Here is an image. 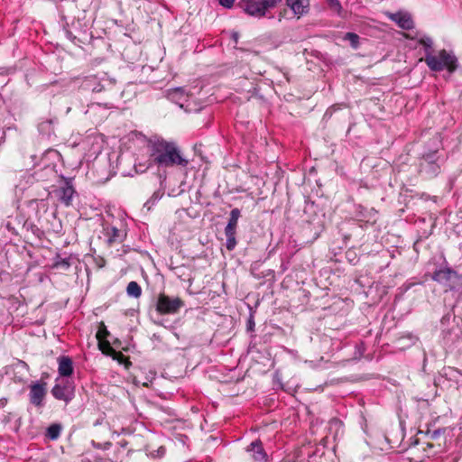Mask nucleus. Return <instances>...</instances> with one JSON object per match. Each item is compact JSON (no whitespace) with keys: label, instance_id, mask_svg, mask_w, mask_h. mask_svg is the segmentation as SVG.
Masks as SVG:
<instances>
[{"label":"nucleus","instance_id":"f257e3e1","mask_svg":"<svg viewBox=\"0 0 462 462\" xmlns=\"http://www.w3.org/2000/svg\"><path fill=\"white\" fill-rule=\"evenodd\" d=\"M150 161L148 166L141 171H144L152 163L158 167L169 168L174 166L187 167L189 161L185 159L177 144L163 139L156 140L150 143Z\"/></svg>","mask_w":462,"mask_h":462},{"label":"nucleus","instance_id":"f03ea898","mask_svg":"<svg viewBox=\"0 0 462 462\" xmlns=\"http://www.w3.org/2000/svg\"><path fill=\"white\" fill-rule=\"evenodd\" d=\"M424 60L429 69L436 72L447 69L451 74L456 71L458 66L455 54L446 50H441L437 53L428 52Z\"/></svg>","mask_w":462,"mask_h":462},{"label":"nucleus","instance_id":"7ed1b4c3","mask_svg":"<svg viewBox=\"0 0 462 462\" xmlns=\"http://www.w3.org/2000/svg\"><path fill=\"white\" fill-rule=\"evenodd\" d=\"M444 162L439 149L425 152L419 159V172L424 178H434L439 174Z\"/></svg>","mask_w":462,"mask_h":462},{"label":"nucleus","instance_id":"20e7f679","mask_svg":"<svg viewBox=\"0 0 462 462\" xmlns=\"http://www.w3.org/2000/svg\"><path fill=\"white\" fill-rule=\"evenodd\" d=\"M282 0H239L237 6L247 15L255 18L265 16L268 9L274 8Z\"/></svg>","mask_w":462,"mask_h":462},{"label":"nucleus","instance_id":"39448f33","mask_svg":"<svg viewBox=\"0 0 462 462\" xmlns=\"http://www.w3.org/2000/svg\"><path fill=\"white\" fill-rule=\"evenodd\" d=\"M431 279L450 291L456 290L462 284V276L449 267L436 270L431 274Z\"/></svg>","mask_w":462,"mask_h":462},{"label":"nucleus","instance_id":"423d86ee","mask_svg":"<svg viewBox=\"0 0 462 462\" xmlns=\"http://www.w3.org/2000/svg\"><path fill=\"white\" fill-rule=\"evenodd\" d=\"M442 343L450 351H462V328L453 324L449 328L442 329Z\"/></svg>","mask_w":462,"mask_h":462},{"label":"nucleus","instance_id":"0eeeda50","mask_svg":"<svg viewBox=\"0 0 462 462\" xmlns=\"http://www.w3.org/2000/svg\"><path fill=\"white\" fill-rule=\"evenodd\" d=\"M184 302L179 297L171 298L164 293H160L156 300V310L161 315H173L180 311Z\"/></svg>","mask_w":462,"mask_h":462},{"label":"nucleus","instance_id":"6e6552de","mask_svg":"<svg viewBox=\"0 0 462 462\" xmlns=\"http://www.w3.org/2000/svg\"><path fill=\"white\" fill-rule=\"evenodd\" d=\"M51 394L56 400L63 401L66 404L75 397V386L72 382L65 381L55 383L51 389Z\"/></svg>","mask_w":462,"mask_h":462},{"label":"nucleus","instance_id":"1a4fd4ad","mask_svg":"<svg viewBox=\"0 0 462 462\" xmlns=\"http://www.w3.org/2000/svg\"><path fill=\"white\" fill-rule=\"evenodd\" d=\"M58 199L66 207L72 204V199L76 193L70 179H63V184L55 190Z\"/></svg>","mask_w":462,"mask_h":462},{"label":"nucleus","instance_id":"9d476101","mask_svg":"<svg viewBox=\"0 0 462 462\" xmlns=\"http://www.w3.org/2000/svg\"><path fill=\"white\" fill-rule=\"evenodd\" d=\"M46 383L36 382L30 386V402L36 407L43 406V400L46 395Z\"/></svg>","mask_w":462,"mask_h":462},{"label":"nucleus","instance_id":"9b49d317","mask_svg":"<svg viewBox=\"0 0 462 462\" xmlns=\"http://www.w3.org/2000/svg\"><path fill=\"white\" fill-rule=\"evenodd\" d=\"M113 85L112 80L107 79H99L97 76L87 77L82 83L84 88L92 92H101Z\"/></svg>","mask_w":462,"mask_h":462},{"label":"nucleus","instance_id":"f8f14e48","mask_svg":"<svg viewBox=\"0 0 462 462\" xmlns=\"http://www.w3.org/2000/svg\"><path fill=\"white\" fill-rule=\"evenodd\" d=\"M246 451L251 454L254 462H267V454L263 448L261 440L253 441L247 448Z\"/></svg>","mask_w":462,"mask_h":462},{"label":"nucleus","instance_id":"ddd939ff","mask_svg":"<svg viewBox=\"0 0 462 462\" xmlns=\"http://www.w3.org/2000/svg\"><path fill=\"white\" fill-rule=\"evenodd\" d=\"M390 19L396 23L403 30H411L414 27V22L411 15L406 12H398L390 14Z\"/></svg>","mask_w":462,"mask_h":462},{"label":"nucleus","instance_id":"4468645a","mask_svg":"<svg viewBox=\"0 0 462 462\" xmlns=\"http://www.w3.org/2000/svg\"><path fill=\"white\" fill-rule=\"evenodd\" d=\"M286 5L300 18L309 12L310 0H286Z\"/></svg>","mask_w":462,"mask_h":462},{"label":"nucleus","instance_id":"2eb2a0df","mask_svg":"<svg viewBox=\"0 0 462 462\" xmlns=\"http://www.w3.org/2000/svg\"><path fill=\"white\" fill-rule=\"evenodd\" d=\"M58 124L56 116L42 117L38 124V130L41 134L51 136L54 134L55 125Z\"/></svg>","mask_w":462,"mask_h":462},{"label":"nucleus","instance_id":"dca6fc26","mask_svg":"<svg viewBox=\"0 0 462 462\" xmlns=\"http://www.w3.org/2000/svg\"><path fill=\"white\" fill-rule=\"evenodd\" d=\"M58 373L62 377H69L73 374V361L68 356H60L58 357Z\"/></svg>","mask_w":462,"mask_h":462},{"label":"nucleus","instance_id":"f3484780","mask_svg":"<svg viewBox=\"0 0 462 462\" xmlns=\"http://www.w3.org/2000/svg\"><path fill=\"white\" fill-rule=\"evenodd\" d=\"M236 228L226 226L225 236L226 237V247L228 251H233L236 246Z\"/></svg>","mask_w":462,"mask_h":462},{"label":"nucleus","instance_id":"a211bd4d","mask_svg":"<svg viewBox=\"0 0 462 462\" xmlns=\"http://www.w3.org/2000/svg\"><path fill=\"white\" fill-rule=\"evenodd\" d=\"M62 427L60 423H53L47 428L46 438L51 440H56L60 436Z\"/></svg>","mask_w":462,"mask_h":462},{"label":"nucleus","instance_id":"6ab92c4d","mask_svg":"<svg viewBox=\"0 0 462 462\" xmlns=\"http://www.w3.org/2000/svg\"><path fill=\"white\" fill-rule=\"evenodd\" d=\"M126 293L130 297L139 298L142 295V288L136 282H130L126 287Z\"/></svg>","mask_w":462,"mask_h":462},{"label":"nucleus","instance_id":"aec40b11","mask_svg":"<svg viewBox=\"0 0 462 462\" xmlns=\"http://www.w3.org/2000/svg\"><path fill=\"white\" fill-rule=\"evenodd\" d=\"M241 217V211L236 208L230 211V217L226 226L237 228L238 219Z\"/></svg>","mask_w":462,"mask_h":462},{"label":"nucleus","instance_id":"412c9836","mask_svg":"<svg viewBox=\"0 0 462 462\" xmlns=\"http://www.w3.org/2000/svg\"><path fill=\"white\" fill-rule=\"evenodd\" d=\"M403 340H407V344H404L402 346V347H409L412 345H414L416 343V341L418 340L417 337L411 334V333H408L406 335H403L402 337H400L398 339H397V343L398 345H402V341Z\"/></svg>","mask_w":462,"mask_h":462},{"label":"nucleus","instance_id":"4be33fe9","mask_svg":"<svg viewBox=\"0 0 462 462\" xmlns=\"http://www.w3.org/2000/svg\"><path fill=\"white\" fill-rule=\"evenodd\" d=\"M419 43L424 47V52L425 55H427L428 52L433 53L432 46H433V41L429 36H423L419 40Z\"/></svg>","mask_w":462,"mask_h":462},{"label":"nucleus","instance_id":"5701e85b","mask_svg":"<svg viewBox=\"0 0 462 462\" xmlns=\"http://www.w3.org/2000/svg\"><path fill=\"white\" fill-rule=\"evenodd\" d=\"M346 41H349L351 46L354 49H357L359 46V36L355 32H346L343 38Z\"/></svg>","mask_w":462,"mask_h":462},{"label":"nucleus","instance_id":"b1692460","mask_svg":"<svg viewBox=\"0 0 462 462\" xmlns=\"http://www.w3.org/2000/svg\"><path fill=\"white\" fill-rule=\"evenodd\" d=\"M70 266L69 259V258H60L59 255L57 256L53 267L55 268H61L63 270H68Z\"/></svg>","mask_w":462,"mask_h":462},{"label":"nucleus","instance_id":"393cba45","mask_svg":"<svg viewBox=\"0 0 462 462\" xmlns=\"http://www.w3.org/2000/svg\"><path fill=\"white\" fill-rule=\"evenodd\" d=\"M166 454V448L163 446L159 447L155 450H152L149 456L152 458H161L163 457Z\"/></svg>","mask_w":462,"mask_h":462},{"label":"nucleus","instance_id":"a878e982","mask_svg":"<svg viewBox=\"0 0 462 462\" xmlns=\"http://www.w3.org/2000/svg\"><path fill=\"white\" fill-rule=\"evenodd\" d=\"M328 5L331 10L340 14L342 11V5L338 0H327Z\"/></svg>","mask_w":462,"mask_h":462},{"label":"nucleus","instance_id":"bb28decb","mask_svg":"<svg viewBox=\"0 0 462 462\" xmlns=\"http://www.w3.org/2000/svg\"><path fill=\"white\" fill-rule=\"evenodd\" d=\"M358 208H360L359 212L357 213V217L360 218V220H364L365 218H369L371 214L374 215V209L366 210L363 207L359 206Z\"/></svg>","mask_w":462,"mask_h":462},{"label":"nucleus","instance_id":"cd10ccee","mask_svg":"<svg viewBox=\"0 0 462 462\" xmlns=\"http://www.w3.org/2000/svg\"><path fill=\"white\" fill-rule=\"evenodd\" d=\"M365 349H366L365 346L363 342H360L359 344H357L356 346V357L360 358L364 355Z\"/></svg>","mask_w":462,"mask_h":462},{"label":"nucleus","instance_id":"c85d7f7f","mask_svg":"<svg viewBox=\"0 0 462 462\" xmlns=\"http://www.w3.org/2000/svg\"><path fill=\"white\" fill-rule=\"evenodd\" d=\"M236 0H218L219 5L225 8H232L234 6Z\"/></svg>","mask_w":462,"mask_h":462},{"label":"nucleus","instance_id":"c756f323","mask_svg":"<svg viewBox=\"0 0 462 462\" xmlns=\"http://www.w3.org/2000/svg\"><path fill=\"white\" fill-rule=\"evenodd\" d=\"M254 328V318L251 316L247 321V329L253 331Z\"/></svg>","mask_w":462,"mask_h":462},{"label":"nucleus","instance_id":"7c9ffc66","mask_svg":"<svg viewBox=\"0 0 462 462\" xmlns=\"http://www.w3.org/2000/svg\"><path fill=\"white\" fill-rule=\"evenodd\" d=\"M450 318H451L450 314H447V315L443 316V318L441 319V325L444 327L447 323L449 322Z\"/></svg>","mask_w":462,"mask_h":462},{"label":"nucleus","instance_id":"2f4dec72","mask_svg":"<svg viewBox=\"0 0 462 462\" xmlns=\"http://www.w3.org/2000/svg\"><path fill=\"white\" fill-rule=\"evenodd\" d=\"M65 33H66V36H67V38H68V39H69L71 42H75V40H76L77 38H76V36H74V35L72 34V32H69V31H66V32H65Z\"/></svg>","mask_w":462,"mask_h":462},{"label":"nucleus","instance_id":"473e14b6","mask_svg":"<svg viewBox=\"0 0 462 462\" xmlns=\"http://www.w3.org/2000/svg\"><path fill=\"white\" fill-rule=\"evenodd\" d=\"M34 202L37 203L38 205L42 206V208H46L47 207V203L43 199L35 200Z\"/></svg>","mask_w":462,"mask_h":462},{"label":"nucleus","instance_id":"72a5a7b5","mask_svg":"<svg viewBox=\"0 0 462 462\" xmlns=\"http://www.w3.org/2000/svg\"><path fill=\"white\" fill-rule=\"evenodd\" d=\"M159 199H160L159 193L158 192H154L151 199L152 200V202H155Z\"/></svg>","mask_w":462,"mask_h":462},{"label":"nucleus","instance_id":"f704fd0d","mask_svg":"<svg viewBox=\"0 0 462 462\" xmlns=\"http://www.w3.org/2000/svg\"><path fill=\"white\" fill-rule=\"evenodd\" d=\"M7 403V400L3 398V399H0V408H3L6 405Z\"/></svg>","mask_w":462,"mask_h":462},{"label":"nucleus","instance_id":"c9c22d12","mask_svg":"<svg viewBox=\"0 0 462 462\" xmlns=\"http://www.w3.org/2000/svg\"><path fill=\"white\" fill-rule=\"evenodd\" d=\"M112 231H113V237L114 238L116 237L117 234H118V229L116 227H113Z\"/></svg>","mask_w":462,"mask_h":462},{"label":"nucleus","instance_id":"e433bc0d","mask_svg":"<svg viewBox=\"0 0 462 462\" xmlns=\"http://www.w3.org/2000/svg\"><path fill=\"white\" fill-rule=\"evenodd\" d=\"M19 364L23 366V367H28L27 364L23 361H19Z\"/></svg>","mask_w":462,"mask_h":462},{"label":"nucleus","instance_id":"4c0bfd02","mask_svg":"<svg viewBox=\"0 0 462 462\" xmlns=\"http://www.w3.org/2000/svg\"><path fill=\"white\" fill-rule=\"evenodd\" d=\"M453 372H454V373H456V374H459L460 376H462V373H461V371H459V370H457V369H454V370H453Z\"/></svg>","mask_w":462,"mask_h":462},{"label":"nucleus","instance_id":"58836bf2","mask_svg":"<svg viewBox=\"0 0 462 462\" xmlns=\"http://www.w3.org/2000/svg\"><path fill=\"white\" fill-rule=\"evenodd\" d=\"M6 228H7L8 230H13V229H14V228H12V227H11V224H10V223H7V224H6Z\"/></svg>","mask_w":462,"mask_h":462},{"label":"nucleus","instance_id":"ea45409f","mask_svg":"<svg viewBox=\"0 0 462 462\" xmlns=\"http://www.w3.org/2000/svg\"><path fill=\"white\" fill-rule=\"evenodd\" d=\"M405 343L407 344V340H403V341H402V345H400V346H401V347H402V346H403Z\"/></svg>","mask_w":462,"mask_h":462},{"label":"nucleus","instance_id":"a19ab883","mask_svg":"<svg viewBox=\"0 0 462 462\" xmlns=\"http://www.w3.org/2000/svg\"><path fill=\"white\" fill-rule=\"evenodd\" d=\"M174 92H181V89L180 88H177V89H175Z\"/></svg>","mask_w":462,"mask_h":462},{"label":"nucleus","instance_id":"79ce46f5","mask_svg":"<svg viewBox=\"0 0 462 462\" xmlns=\"http://www.w3.org/2000/svg\"><path fill=\"white\" fill-rule=\"evenodd\" d=\"M236 38H237V33H235L234 39L236 40Z\"/></svg>","mask_w":462,"mask_h":462},{"label":"nucleus","instance_id":"37998d69","mask_svg":"<svg viewBox=\"0 0 462 462\" xmlns=\"http://www.w3.org/2000/svg\"><path fill=\"white\" fill-rule=\"evenodd\" d=\"M236 38H237V33H235L234 39L236 40Z\"/></svg>","mask_w":462,"mask_h":462},{"label":"nucleus","instance_id":"c03bdc74","mask_svg":"<svg viewBox=\"0 0 462 462\" xmlns=\"http://www.w3.org/2000/svg\"><path fill=\"white\" fill-rule=\"evenodd\" d=\"M434 436H437L438 435V431H434Z\"/></svg>","mask_w":462,"mask_h":462}]
</instances>
